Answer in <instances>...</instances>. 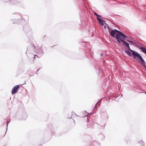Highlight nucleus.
Returning a JSON list of instances; mask_svg holds the SVG:
<instances>
[{"mask_svg":"<svg viewBox=\"0 0 146 146\" xmlns=\"http://www.w3.org/2000/svg\"><path fill=\"white\" fill-rule=\"evenodd\" d=\"M122 42H123V44L127 47H128V49L129 50H130L132 52V54L134 58H135V57H137L141 61V63L142 65L143 66H145V62L140 54L137 52L131 50L129 47V44L126 42L124 40V41H123Z\"/></svg>","mask_w":146,"mask_h":146,"instance_id":"nucleus-1","label":"nucleus"},{"mask_svg":"<svg viewBox=\"0 0 146 146\" xmlns=\"http://www.w3.org/2000/svg\"><path fill=\"white\" fill-rule=\"evenodd\" d=\"M111 36L113 37H114L115 36V35H116V38L117 40H119V35H122L123 33L115 29L113 30H112L110 33Z\"/></svg>","mask_w":146,"mask_h":146,"instance_id":"nucleus-2","label":"nucleus"},{"mask_svg":"<svg viewBox=\"0 0 146 146\" xmlns=\"http://www.w3.org/2000/svg\"><path fill=\"white\" fill-rule=\"evenodd\" d=\"M19 88V86L18 85H17L14 87L11 91V93L12 94H13L16 93L18 91Z\"/></svg>","mask_w":146,"mask_h":146,"instance_id":"nucleus-3","label":"nucleus"},{"mask_svg":"<svg viewBox=\"0 0 146 146\" xmlns=\"http://www.w3.org/2000/svg\"><path fill=\"white\" fill-rule=\"evenodd\" d=\"M122 35H119V40H117V41L119 42H121L123 41H124V40L125 39V36L124 35V34L123 33V34Z\"/></svg>","mask_w":146,"mask_h":146,"instance_id":"nucleus-4","label":"nucleus"},{"mask_svg":"<svg viewBox=\"0 0 146 146\" xmlns=\"http://www.w3.org/2000/svg\"><path fill=\"white\" fill-rule=\"evenodd\" d=\"M97 19L100 25L102 26L104 25V21L103 20L99 18L98 17L97 18Z\"/></svg>","mask_w":146,"mask_h":146,"instance_id":"nucleus-5","label":"nucleus"},{"mask_svg":"<svg viewBox=\"0 0 146 146\" xmlns=\"http://www.w3.org/2000/svg\"><path fill=\"white\" fill-rule=\"evenodd\" d=\"M102 116L106 118H108V114L106 112H104L102 114Z\"/></svg>","mask_w":146,"mask_h":146,"instance_id":"nucleus-6","label":"nucleus"},{"mask_svg":"<svg viewBox=\"0 0 146 146\" xmlns=\"http://www.w3.org/2000/svg\"><path fill=\"white\" fill-rule=\"evenodd\" d=\"M140 48L143 52L144 53H146V49L145 48L143 47H141Z\"/></svg>","mask_w":146,"mask_h":146,"instance_id":"nucleus-7","label":"nucleus"},{"mask_svg":"<svg viewBox=\"0 0 146 146\" xmlns=\"http://www.w3.org/2000/svg\"><path fill=\"white\" fill-rule=\"evenodd\" d=\"M139 144L142 146H144L145 145L143 141H141L139 142Z\"/></svg>","mask_w":146,"mask_h":146,"instance_id":"nucleus-8","label":"nucleus"},{"mask_svg":"<svg viewBox=\"0 0 146 146\" xmlns=\"http://www.w3.org/2000/svg\"><path fill=\"white\" fill-rule=\"evenodd\" d=\"M125 52L129 56H132V54H131V52L129 51H127V50H126L125 51Z\"/></svg>","mask_w":146,"mask_h":146,"instance_id":"nucleus-9","label":"nucleus"},{"mask_svg":"<svg viewBox=\"0 0 146 146\" xmlns=\"http://www.w3.org/2000/svg\"><path fill=\"white\" fill-rule=\"evenodd\" d=\"M94 14L95 15H96L97 16H98V17H99V16L100 17V15H98V14H97L96 13H94Z\"/></svg>","mask_w":146,"mask_h":146,"instance_id":"nucleus-10","label":"nucleus"},{"mask_svg":"<svg viewBox=\"0 0 146 146\" xmlns=\"http://www.w3.org/2000/svg\"><path fill=\"white\" fill-rule=\"evenodd\" d=\"M36 56L35 55L33 57V60H35V58H36Z\"/></svg>","mask_w":146,"mask_h":146,"instance_id":"nucleus-11","label":"nucleus"},{"mask_svg":"<svg viewBox=\"0 0 146 146\" xmlns=\"http://www.w3.org/2000/svg\"><path fill=\"white\" fill-rule=\"evenodd\" d=\"M36 48H38V47H39V46H38V44H36Z\"/></svg>","mask_w":146,"mask_h":146,"instance_id":"nucleus-12","label":"nucleus"},{"mask_svg":"<svg viewBox=\"0 0 146 146\" xmlns=\"http://www.w3.org/2000/svg\"><path fill=\"white\" fill-rule=\"evenodd\" d=\"M35 56H36V57L38 58H40V56L39 57L38 56H37V55H35Z\"/></svg>","mask_w":146,"mask_h":146,"instance_id":"nucleus-13","label":"nucleus"},{"mask_svg":"<svg viewBox=\"0 0 146 146\" xmlns=\"http://www.w3.org/2000/svg\"><path fill=\"white\" fill-rule=\"evenodd\" d=\"M103 55V53H101V56H102Z\"/></svg>","mask_w":146,"mask_h":146,"instance_id":"nucleus-14","label":"nucleus"},{"mask_svg":"<svg viewBox=\"0 0 146 146\" xmlns=\"http://www.w3.org/2000/svg\"><path fill=\"white\" fill-rule=\"evenodd\" d=\"M129 41L131 43H132V42L131 41Z\"/></svg>","mask_w":146,"mask_h":146,"instance_id":"nucleus-15","label":"nucleus"},{"mask_svg":"<svg viewBox=\"0 0 146 146\" xmlns=\"http://www.w3.org/2000/svg\"><path fill=\"white\" fill-rule=\"evenodd\" d=\"M34 47H35V49H36V47L35 46H34Z\"/></svg>","mask_w":146,"mask_h":146,"instance_id":"nucleus-16","label":"nucleus"},{"mask_svg":"<svg viewBox=\"0 0 146 146\" xmlns=\"http://www.w3.org/2000/svg\"><path fill=\"white\" fill-rule=\"evenodd\" d=\"M39 69H38L37 71V72H38V70H39Z\"/></svg>","mask_w":146,"mask_h":146,"instance_id":"nucleus-17","label":"nucleus"},{"mask_svg":"<svg viewBox=\"0 0 146 146\" xmlns=\"http://www.w3.org/2000/svg\"><path fill=\"white\" fill-rule=\"evenodd\" d=\"M104 27L105 28H106V26H104Z\"/></svg>","mask_w":146,"mask_h":146,"instance_id":"nucleus-18","label":"nucleus"},{"mask_svg":"<svg viewBox=\"0 0 146 146\" xmlns=\"http://www.w3.org/2000/svg\"><path fill=\"white\" fill-rule=\"evenodd\" d=\"M145 94H146V92L145 93Z\"/></svg>","mask_w":146,"mask_h":146,"instance_id":"nucleus-19","label":"nucleus"}]
</instances>
